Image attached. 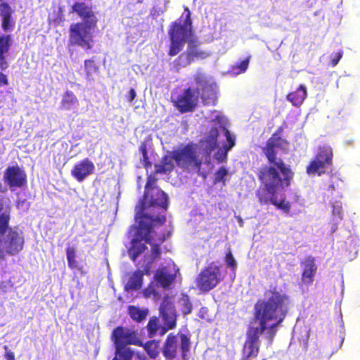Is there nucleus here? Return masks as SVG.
Returning a JSON list of instances; mask_svg holds the SVG:
<instances>
[{"instance_id": "f257e3e1", "label": "nucleus", "mask_w": 360, "mask_h": 360, "mask_svg": "<svg viewBox=\"0 0 360 360\" xmlns=\"http://www.w3.org/2000/svg\"><path fill=\"white\" fill-rule=\"evenodd\" d=\"M157 207L165 212L168 207V196L163 191L152 188L148 199L143 198L141 205L136 207L135 219L138 224L131 226L134 233L128 250L134 262L147 250L146 243H148L151 246L150 264L154 262L160 257L161 245L170 236V231L158 232L155 229V223L162 225L166 221L165 214L159 215L153 211Z\"/></svg>"}, {"instance_id": "f03ea898", "label": "nucleus", "mask_w": 360, "mask_h": 360, "mask_svg": "<svg viewBox=\"0 0 360 360\" xmlns=\"http://www.w3.org/2000/svg\"><path fill=\"white\" fill-rule=\"evenodd\" d=\"M289 296L277 285L271 284L264 292V299L254 306V319L259 326L250 327L247 331L240 360H257L262 334L271 343L277 333V327L285 320L288 312ZM264 360V359H263Z\"/></svg>"}, {"instance_id": "7ed1b4c3", "label": "nucleus", "mask_w": 360, "mask_h": 360, "mask_svg": "<svg viewBox=\"0 0 360 360\" xmlns=\"http://www.w3.org/2000/svg\"><path fill=\"white\" fill-rule=\"evenodd\" d=\"M283 127H279L266 141L262 148L269 165H263L257 172V176L261 184L256 191V196L261 205H271L289 214L291 204L285 198L277 200L276 193L281 188L290 186L294 176V172L289 165L277 157V149H283L289 146V142L281 137Z\"/></svg>"}, {"instance_id": "20e7f679", "label": "nucleus", "mask_w": 360, "mask_h": 360, "mask_svg": "<svg viewBox=\"0 0 360 360\" xmlns=\"http://www.w3.org/2000/svg\"><path fill=\"white\" fill-rule=\"evenodd\" d=\"M71 12L77 14L82 21L70 25V44L91 49L94 42L93 30L97 27L98 22L93 6L84 1H75L72 6Z\"/></svg>"}, {"instance_id": "39448f33", "label": "nucleus", "mask_w": 360, "mask_h": 360, "mask_svg": "<svg viewBox=\"0 0 360 360\" xmlns=\"http://www.w3.org/2000/svg\"><path fill=\"white\" fill-rule=\"evenodd\" d=\"M186 13L184 22L180 21L173 22L168 30L170 39V46L168 51L169 56H174L179 53L188 38L193 34L192 20L191 12L188 7H184Z\"/></svg>"}, {"instance_id": "423d86ee", "label": "nucleus", "mask_w": 360, "mask_h": 360, "mask_svg": "<svg viewBox=\"0 0 360 360\" xmlns=\"http://www.w3.org/2000/svg\"><path fill=\"white\" fill-rule=\"evenodd\" d=\"M333 159V153L330 146L326 145L319 146L316 154L306 167L307 174L321 176L328 170H331Z\"/></svg>"}, {"instance_id": "0eeeda50", "label": "nucleus", "mask_w": 360, "mask_h": 360, "mask_svg": "<svg viewBox=\"0 0 360 360\" xmlns=\"http://www.w3.org/2000/svg\"><path fill=\"white\" fill-rule=\"evenodd\" d=\"M222 280L220 266L211 262L197 276L195 285L200 292H207L217 287Z\"/></svg>"}, {"instance_id": "6e6552de", "label": "nucleus", "mask_w": 360, "mask_h": 360, "mask_svg": "<svg viewBox=\"0 0 360 360\" xmlns=\"http://www.w3.org/2000/svg\"><path fill=\"white\" fill-rule=\"evenodd\" d=\"M197 145L190 142L183 148L174 150V160L178 167L189 170V169L200 171L202 160L198 158L196 154Z\"/></svg>"}, {"instance_id": "1a4fd4ad", "label": "nucleus", "mask_w": 360, "mask_h": 360, "mask_svg": "<svg viewBox=\"0 0 360 360\" xmlns=\"http://www.w3.org/2000/svg\"><path fill=\"white\" fill-rule=\"evenodd\" d=\"M209 56V53L199 48V44L195 39H188L186 51L181 53L174 60V68L179 72L181 68L189 65L195 60H204Z\"/></svg>"}, {"instance_id": "9d476101", "label": "nucleus", "mask_w": 360, "mask_h": 360, "mask_svg": "<svg viewBox=\"0 0 360 360\" xmlns=\"http://www.w3.org/2000/svg\"><path fill=\"white\" fill-rule=\"evenodd\" d=\"M111 340L119 348L127 345L141 346L142 345V340L137 330L123 326L114 328Z\"/></svg>"}, {"instance_id": "9b49d317", "label": "nucleus", "mask_w": 360, "mask_h": 360, "mask_svg": "<svg viewBox=\"0 0 360 360\" xmlns=\"http://www.w3.org/2000/svg\"><path fill=\"white\" fill-rule=\"evenodd\" d=\"M199 98V88L188 87L173 101L174 105L181 113L193 112L198 105Z\"/></svg>"}, {"instance_id": "f8f14e48", "label": "nucleus", "mask_w": 360, "mask_h": 360, "mask_svg": "<svg viewBox=\"0 0 360 360\" xmlns=\"http://www.w3.org/2000/svg\"><path fill=\"white\" fill-rule=\"evenodd\" d=\"M3 179L11 191L22 188L27 183L26 172L18 165L8 167L4 172Z\"/></svg>"}, {"instance_id": "ddd939ff", "label": "nucleus", "mask_w": 360, "mask_h": 360, "mask_svg": "<svg viewBox=\"0 0 360 360\" xmlns=\"http://www.w3.org/2000/svg\"><path fill=\"white\" fill-rule=\"evenodd\" d=\"M159 314L164 324L168 325L169 328L176 327L177 313L173 302L167 295L164 296L160 303Z\"/></svg>"}, {"instance_id": "4468645a", "label": "nucleus", "mask_w": 360, "mask_h": 360, "mask_svg": "<svg viewBox=\"0 0 360 360\" xmlns=\"http://www.w3.org/2000/svg\"><path fill=\"white\" fill-rule=\"evenodd\" d=\"M302 268L301 283L302 285L309 286L314 281L318 270L315 257L309 255L300 262Z\"/></svg>"}, {"instance_id": "2eb2a0df", "label": "nucleus", "mask_w": 360, "mask_h": 360, "mask_svg": "<svg viewBox=\"0 0 360 360\" xmlns=\"http://www.w3.org/2000/svg\"><path fill=\"white\" fill-rule=\"evenodd\" d=\"M25 239L22 232L10 229L5 241V249L8 255H16L22 250Z\"/></svg>"}, {"instance_id": "dca6fc26", "label": "nucleus", "mask_w": 360, "mask_h": 360, "mask_svg": "<svg viewBox=\"0 0 360 360\" xmlns=\"http://www.w3.org/2000/svg\"><path fill=\"white\" fill-rule=\"evenodd\" d=\"M94 163L88 158H85L75 164L71 170V175L79 182L83 181L94 171Z\"/></svg>"}, {"instance_id": "f3484780", "label": "nucleus", "mask_w": 360, "mask_h": 360, "mask_svg": "<svg viewBox=\"0 0 360 360\" xmlns=\"http://www.w3.org/2000/svg\"><path fill=\"white\" fill-rule=\"evenodd\" d=\"M178 345L177 335L173 333H169L162 347V353L166 360H173L177 356Z\"/></svg>"}, {"instance_id": "a211bd4d", "label": "nucleus", "mask_w": 360, "mask_h": 360, "mask_svg": "<svg viewBox=\"0 0 360 360\" xmlns=\"http://www.w3.org/2000/svg\"><path fill=\"white\" fill-rule=\"evenodd\" d=\"M218 137V129L217 127H212L206 136L200 139V143L202 146L203 150L207 155H210L217 147Z\"/></svg>"}, {"instance_id": "6ab92c4d", "label": "nucleus", "mask_w": 360, "mask_h": 360, "mask_svg": "<svg viewBox=\"0 0 360 360\" xmlns=\"http://www.w3.org/2000/svg\"><path fill=\"white\" fill-rule=\"evenodd\" d=\"M1 29L4 32L11 31L15 27V20L12 15L13 10L11 6L6 2H2L1 4Z\"/></svg>"}, {"instance_id": "aec40b11", "label": "nucleus", "mask_w": 360, "mask_h": 360, "mask_svg": "<svg viewBox=\"0 0 360 360\" xmlns=\"http://www.w3.org/2000/svg\"><path fill=\"white\" fill-rule=\"evenodd\" d=\"M200 97L205 105H215L217 101L216 84L214 82L201 88Z\"/></svg>"}, {"instance_id": "412c9836", "label": "nucleus", "mask_w": 360, "mask_h": 360, "mask_svg": "<svg viewBox=\"0 0 360 360\" xmlns=\"http://www.w3.org/2000/svg\"><path fill=\"white\" fill-rule=\"evenodd\" d=\"M174 160L173 152L172 153V155H164L161 158L160 162L155 165L154 174H170L174 169Z\"/></svg>"}, {"instance_id": "4be33fe9", "label": "nucleus", "mask_w": 360, "mask_h": 360, "mask_svg": "<svg viewBox=\"0 0 360 360\" xmlns=\"http://www.w3.org/2000/svg\"><path fill=\"white\" fill-rule=\"evenodd\" d=\"M307 91L306 86L303 84H300L295 91H291L287 95V100L290 101L292 105L298 107L302 104L307 98Z\"/></svg>"}, {"instance_id": "5701e85b", "label": "nucleus", "mask_w": 360, "mask_h": 360, "mask_svg": "<svg viewBox=\"0 0 360 360\" xmlns=\"http://www.w3.org/2000/svg\"><path fill=\"white\" fill-rule=\"evenodd\" d=\"M175 274L167 272L166 268H162L157 271L155 278L162 288H168L175 280Z\"/></svg>"}, {"instance_id": "b1692460", "label": "nucleus", "mask_w": 360, "mask_h": 360, "mask_svg": "<svg viewBox=\"0 0 360 360\" xmlns=\"http://www.w3.org/2000/svg\"><path fill=\"white\" fill-rule=\"evenodd\" d=\"M79 105V101L72 91H65L60 102V109L70 110Z\"/></svg>"}, {"instance_id": "393cba45", "label": "nucleus", "mask_w": 360, "mask_h": 360, "mask_svg": "<svg viewBox=\"0 0 360 360\" xmlns=\"http://www.w3.org/2000/svg\"><path fill=\"white\" fill-rule=\"evenodd\" d=\"M143 275V271H135L133 273V274L129 277L128 282L126 285V288L128 290H137L140 289L142 286Z\"/></svg>"}, {"instance_id": "a878e982", "label": "nucleus", "mask_w": 360, "mask_h": 360, "mask_svg": "<svg viewBox=\"0 0 360 360\" xmlns=\"http://www.w3.org/2000/svg\"><path fill=\"white\" fill-rule=\"evenodd\" d=\"M148 309H140L139 307L134 305H129L128 307V314L131 319L137 322L141 323L145 320L148 315Z\"/></svg>"}, {"instance_id": "bb28decb", "label": "nucleus", "mask_w": 360, "mask_h": 360, "mask_svg": "<svg viewBox=\"0 0 360 360\" xmlns=\"http://www.w3.org/2000/svg\"><path fill=\"white\" fill-rule=\"evenodd\" d=\"M160 342L156 340H150L143 343L142 341V347L148 356L152 359H155L159 356Z\"/></svg>"}, {"instance_id": "cd10ccee", "label": "nucleus", "mask_w": 360, "mask_h": 360, "mask_svg": "<svg viewBox=\"0 0 360 360\" xmlns=\"http://www.w3.org/2000/svg\"><path fill=\"white\" fill-rule=\"evenodd\" d=\"M180 338V349L182 360H188V354L191 347L190 337L186 334H179Z\"/></svg>"}, {"instance_id": "c85d7f7f", "label": "nucleus", "mask_w": 360, "mask_h": 360, "mask_svg": "<svg viewBox=\"0 0 360 360\" xmlns=\"http://www.w3.org/2000/svg\"><path fill=\"white\" fill-rule=\"evenodd\" d=\"M65 253L67 257L68 265L70 269L80 270L81 266H79L77 261L76 251L72 247H67L65 249Z\"/></svg>"}, {"instance_id": "c756f323", "label": "nucleus", "mask_w": 360, "mask_h": 360, "mask_svg": "<svg viewBox=\"0 0 360 360\" xmlns=\"http://www.w3.org/2000/svg\"><path fill=\"white\" fill-rule=\"evenodd\" d=\"M84 64L86 77L87 79L91 80L92 79L93 75L99 72V67L93 58L85 60Z\"/></svg>"}, {"instance_id": "7c9ffc66", "label": "nucleus", "mask_w": 360, "mask_h": 360, "mask_svg": "<svg viewBox=\"0 0 360 360\" xmlns=\"http://www.w3.org/2000/svg\"><path fill=\"white\" fill-rule=\"evenodd\" d=\"M146 328L148 337L150 338H153L160 328L159 319L155 316L150 317L146 326Z\"/></svg>"}, {"instance_id": "2f4dec72", "label": "nucleus", "mask_w": 360, "mask_h": 360, "mask_svg": "<svg viewBox=\"0 0 360 360\" xmlns=\"http://www.w3.org/2000/svg\"><path fill=\"white\" fill-rule=\"evenodd\" d=\"M115 354L117 356H119V360H131L134 352V350L130 348L127 347V346H124L122 348H119L117 345H115Z\"/></svg>"}, {"instance_id": "473e14b6", "label": "nucleus", "mask_w": 360, "mask_h": 360, "mask_svg": "<svg viewBox=\"0 0 360 360\" xmlns=\"http://www.w3.org/2000/svg\"><path fill=\"white\" fill-rule=\"evenodd\" d=\"M11 214L9 211H5L0 214V235L4 236L9 227Z\"/></svg>"}, {"instance_id": "72a5a7b5", "label": "nucleus", "mask_w": 360, "mask_h": 360, "mask_svg": "<svg viewBox=\"0 0 360 360\" xmlns=\"http://www.w3.org/2000/svg\"><path fill=\"white\" fill-rule=\"evenodd\" d=\"M250 56H248L239 63L235 64L231 66V70L235 75H239L246 71L249 66Z\"/></svg>"}, {"instance_id": "f704fd0d", "label": "nucleus", "mask_w": 360, "mask_h": 360, "mask_svg": "<svg viewBox=\"0 0 360 360\" xmlns=\"http://www.w3.org/2000/svg\"><path fill=\"white\" fill-rule=\"evenodd\" d=\"M179 302L181 306V311L184 315L191 313L193 306L187 295H183Z\"/></svg>"}, {"instance_id": "c9c22d12", "label": "nucleus", "mask_w": 360, "mask_h": 360, "mask_svg": "<svg viewBox=\"0 0 360 360\" xmlns=\"http://www.w3.org/2000/svg\"><path fill=\"white\" fill-rule=\"evenodd\" d=\"M11 46V36L10 34H2L0 36V53H7Z\"/></svg>"}, {"instance_id": "e433bc0d", "label": "nucleus", "mask_w": 360, "mask_h": 360, "mask_svg": "<svg viewBox=\"0 0 360 360\" xmlns=\"http://www.w3.org/2000/svg\"><path fill=\"white\" fill-rule=\"evenodd\" d=\"M224 136L226 139V143L224 144L223 148L226 149V151H229L236 144L235 136L231 134L229 130L224 126H221Z\"/></svg>"}, {"instance_id": "4c0bfd02", "label": "nucleus", "mask_w": 360, "mask_h": 360, "mask_svg": "<svg viewBox=\"0 0 360 360\" xmlns=\"http://www.w3.org/2000/svg\"><path fill=\"white\" fill-rule=\"evenodd\" d=\"M193 79L195 84L198 86H200L201 88L211 83L206 75L201 72H197L193 76Z\"/></svg>"}, {"instance_id": "58836bf2", "label": "nucleus", "mask_w": 360, "mask_h": 360, "mask_svg": "<svg viewBox=\"0 0 360 360\" xmlns=\"http://www.w3.org/2000/svg\"><path fill=\"white\" fill-rule=\"evenodd\" d=\"M139 150L143 156L141 161L143 162L144 167L146 169L150 168L151 167L152 164H151L150 161L149 160L146 144L145 143H142L140 145Z\"/></svg>"}, {"instance_id": "ea45409f", "label": "nucleus", "mask_w": 360, "mask_h": 360, "mask_svg": "<svg viewBox=\"0 0 360 360\" xmlns=\"http://www.w3.org/2000/svg\"><path fill=\"white\" fill-rule=\"evenodd\" d=\"M228 174V170L224 167H221L215 173L214 184L222 182L225 184V176Z\"/></svg>"}, {"instance_id": "a19ab883", "label": "nucleus", "mask_w": 360, "mask_h": 360, "mask_svg": "<svg viewBox=\"0 0 360 360\" xmlns=\"http://www.w3.org/2000/svg\"><path fill=\"white\" fill-rule=\"evenodd\" d=\"M225 262L227 266L230 267L231 270L235 271L237 266V263L233 256V254L229 249L226 253Z\"/></svg>"}, {"instance_id": "79ce46f5", "label": "nucleus", "mask_w": 360, "mask_h": 360, "mask_svg": "<svg viewBox=\"0 0 360 360\" xmlns=\"http://www.w3.org/2000/svg\"><path fill=\"white\" fill-rule=\"evenodd\" d=\"M156 179L155 177H153L152 176H149L147 179V182L145 186V192L143 195V198L145 200L148 199V195L150 191H152V188H154L153 186V184L156 182Z\"/></svg>"}, {"instance_id": "37998d69", "label": "nucleus", "mask_w": 360, "mask_h": 360, "mask_svg": "<svg viewBox=\"0 0 360 360\" xmlns=\"http://www.w3.org/2000/svg\"><path fill=\"white\" fill-rule=\"evenodd\" d=\"M229 151H226V149L219 150L215 154V159L219 162H224L226 160L227 153Z\"/></svg>"}, {"instance_id": "c03bdc74", "label": "nucleus", "mask_w": 360, "mask_h": 360, "mask_svg": "<svg viewBox=\"0 0 360 360\" xmlns=\"http://www.w3.org/2000/svg\"><path fill=\"white\" fill-rule=\"evenodd\" d=\"M332 214L337 219L341 220L342 219V210L340 205H333Z\"/></svg>"}, {"instance_id": "a18cd8bd", "label": "nucleus", "mask_w": 360, "mask_h": 360, "mask_svg": "<svg viewBox=\"0 0 360 360\" xmlns=\"http://www.w3.org/2000/svg\"><path fill=\"white\" fill-rule=\"evenodd\" d=\"M342 51H340L331 56L330 64L333 67H335L338 65L340 60L342 58Z\"/></svg>"}, {"instance_id": "49530a36", "label": "nucleus", "mask_w": 360, "mask_h": 360, "mask_svg": "<svg viewBox=\"0 0 360 360\" xmlns=\"http://www.w3.org/2000/svg\"><path fill=\"white\" fill-rule=\"evenodd\" d=\"M9 67L8 63L6 58L5 54L0 53V69L1 71L6 70Z\"/></svg>"}, {"instance_id": "de8ad7c7", "label": "nucleus", "mask_w": 360, "mask_h": 360, "mask_svg": "<svg viewBox=\"0 0 360 360\" xmlns=\"http://www.w3.org/2000/svg\"><path fill=\"white\" fill-rule=\"evenodd\" d=\"M4 349L6 351L5 354H4V357H5L6 360H15L14 352L10 351L8 349V347L7 345H4Z\"/></svg>"}, {"instance_id": "09e8293b", "label": "nucleus", "mask_w": 360, "mask_h": 360, "mask_svg": "<svg viewBox=\"0 0 360 360\" xmlns=\"http://www.w3.org/2000/svg\"><path fill=\"white\" fill-rule=\"evenodd\" d=\"M143 294L145 297H150L153 295H156V291L153 288L148 287L143 290Z\"/></svg>"}, {"instance_id": "8fccbe9b", "label": "nucleus", "mask_w": 360, "mask_h": 360, "mask_svg": "<svg viewBox=\"0 0 360 360\" xmlns=\"http://www.w3.org/2000/svg\"><path fill=\"white\" fill-rule=\"evenodd\" d=\"M8 79L6 74L0 72V86L8 85Z\"/></svg>"}, {"instance_id": "3c124183", "label": "nucleus", "mask_w": 360, "mask_h": 360, "mask_svg": "<svg viewBox=\"0 0 360 360\" xmlns=\"http://www.w3.org/2000/svg\"><path fill=\"white\" fill-rule=\"evenodd\" d=\"M127 96L128 101L131 103L136 96V91L133 88H131L129 90V91L128 92V94Z\"/></svg>"}, {"instance_id": "603ef678", "label": "nucleus", "mask_w": 360, "mask_h": 360, "mask_svg": "<svg viewBox=\"0 0 360 360\" xmlns=\"http://www.w3.org/2000/svg\"><path fill=\"white\" fill-rule=\"evenodd\" d=\"M175 328H169V326L167 324H164L163 326H160V328L159 329L160 330V333H159V335L160 336H162L164 335L169 330H173Z\"/></svg>"}, {"instance_id": "864d4df0", "label": "nucleus", "mask_w": 360, "mask_h": 360, "mask_svg": "<svg viewBox=\"0 0 360 360\" xmlns=\"http://www.w3.org/2000/svg\"><path fill=\"white\" fill-rule=\"evenodd\" d=\"M4 202H3L2 200L0 199V214L4 210Z\"/></svg>"}, {"instance_id": "5fc2aeb1", "label": "nucleus", "mask_w": 360, "mask_h": 360, "mask_svg": "<svg viewBox=\"0 0 360 360\" xmlns=\"http://www.w3.org/2000/svg\"><path fill=\"white\" fill-rule=\"evenodd\" d=\"M137 356L139 359V360H146V356L143 354H137Z\"/></svg>"}, {"instance_id": "6e6d98bb", "label": "nucleus", "mask_w": 360, "mask_h": 360, "mask_svg": "<svg viewBox=\"0 0 360 360\" xmlns=\"http://www.w3.org/2000/svg\"><path fill=\"white\" fill-rule=\"evenodd\" d=\"M329 189H330L331 191H335V188L334 184H330L329 186Z\"/></svg>"}, {"instance_id": "4d7b16f0", "label": "nucleus", "mask_w": 360, "mask_h": 360, "mask_svg": "<svg viewBox=\"0 0 360 360\" xmlns=\"http://www.w3.org/2000/svg\"><path fill=\"white\" fill-rule=\"evenodd\" d=\"M144 271H146V274H149V266L146 267L144 269Z\"/></svg>"}, {"instance_id": "13d9d810", "label": "nucleus", "mask_w": 360, "mask_h": 360, "mask_svg": "<svg viewBox=\"0 0 360 360\" xmlns=\"http://www.w3.org/2000/svg\"><path fill=\"white\" fill-rule=\"evenodd\" d=\"M4 254L3 252H0V259H4Z\"/></svg>"}, {"instance_id": "bf43d9fd", "label": "nucleus", "mask_w": 360, "mask_h": 360, "mask_svg": "<svg viewBox=\"0 0 360 360\" xmlns=\"http://www.w3.org/2000/svg\"><path fill=\"white\" fill-rule=\"evenodd\" d=\"M207 311V308H206V307H202V308L200 309V312H202V311Z\"/></svg>"}, {"instance_id": "052dcab7", "label": "nucleus", "mask_w": 360, "mask_h": 360, "mask_svg": "<svg viewBox=\"0 0 360 360\" xmlns=\"http://www.w3.org/2000/svg\"><path fill=\"white\" fill-rule=\"evenodd\" d=\"M137 2H138V3H141V2H142V0H137Z\"/></svg>"}, {"instance_id": "680f3d73", "label": "nucleus", "mask_w": 360, "mask_h": 360, "mask_svg": "<svg viewBox=\"0 0 360 360\" xmlns=\"http://www.w3.org/2000/svg\"><path fill=\"white\" fill-rule=\"evenodd\" d=\"M4 0H0V2H2Z\"/></svg>"}]
</instances>
